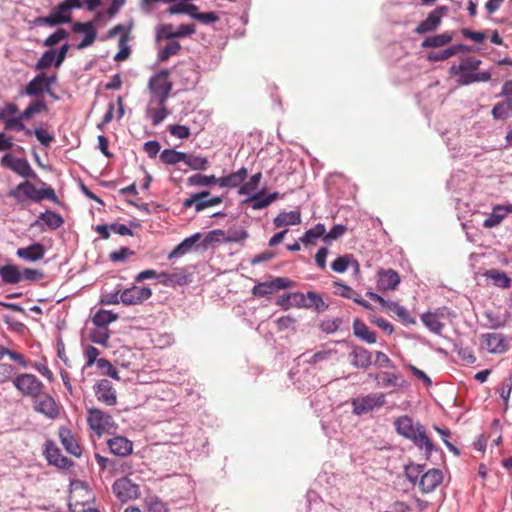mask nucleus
Wrapping results in <instances>:
<instances>
[{
	"instance_id": "obj_1",
	"label": "nucleus",
	"mask_w": 512,
	"mask_h": 512,
	"mask_svg": "<svg viewBox=\"0 0 512 512\" xmlns=\"http://www.w3.org/2000/svg\"><path fill=\"white\" fill-rule=\"evenodd\" d=\"M8 197L16 200L17 203L23 204L26 199L34 202H41L43 199H49L53 202H58V197L51 187L38 189L33 183L23 181L19 183L14 189L8 192Z\"/></svg>"
},
{
	"instance_id": "obj_2",
	"label": "nucleus",
	"mask_w": 512,
	"mask_h": 512,
	"mask_svg": "<svg viewBox=\"0 0 512 512\" xmlns=\"http://www.w3.org/2000/svg\"><path fill=\"white\" fill-rule=\"evenodd\" d=\"M170 72L162 69L153 75L148 82V90L152 104L167 102L173 83L169 80Z\"/></svg>"
},
{
	"instance_id": "obj_3",
	"label": "nucleus",
	"mask_w": 512,
	"mask_h": 512,
	"mask_svg": "<svg viewBox=\"0 0 512 512\" xmlns=\"http://www.w3.org/2000/svg\"><path fill=\"white\" fill-rule=\"evenodd\" d=\"M72 20L71 12L68 9L65 2L59 3L55 6L48 16H40L36 17L33 20H30L28 23L31 27L37 26H58L61 24L69 23Z\"/></svg>"
},
{
	"instance_id": "obj_4",
	"label": "nucleus",
	"mask_w": 512,
	"mask_h": 512,
	"mask_svg": "<svg viewBox=\"0 0 512 512\" xmlns=\"http://www.w3.org/2000/svg\"><path fill=\"white\" fill-rule=\"evenodd\" d=\"M56 75L48 76L44 72L37 74L20 92V95L38 97L44 92L52 94L51 86L56 82Z\"/></svg>"
},
{
	"instance_id": "obj_5",
	"label": "nucleus",
	"mask_w": 512,
	"mask_h": 512,
	"mask_svg": "<svg viewBox=\"0 0 512 512\" xmlns=\"http://www.w3.org/2000/svg\"><path fill=\"white\" fill-rule=\"evenodd\" d=\"M87 423L91 430L97 435L114 427V421L111 415L98 408H90L87 411Z\"/></svg>"
},
{
	"instance_id": "obj_6",
	"label": "nucleus",
	"mask_w": 512,
	"mask_h": 512,
	"mask_svg": "<svg viewBox=\"0 0 512 512\" xmlns=\"http://www.w3.org/2000/svg\"><path fill=\"white\" fill-rule=\"evenodd\" d=\"M14 387L23 395L34 398L44 388L43 383L33 374L23 373L13 379Z\"/></svg>"
},
{
	"instance_id": "obj_7",
	"label": "nucleus",
	"mask_w": 512,
	"mask_h": 512,
	"mask_svg": "<svg viewBox=\"0 0 512 512\" xmlns=\"http://www.w3.org/2000/svg\"><path fill=\"white\" fill-rule=\"evenodd\" d=\"M33 400L35 411L45 415L50 419H55L59 416V405L50 394L45 393L42 390L37 394V396L33 398Z\"/></svg>"
},
{
	"instance_id": "obj_8",
	"label": "nucleus",
	"mask_w": 512,
	"mask_h": 512,
	"mask_svg": "<svg viewBox=\"0 0 512 512\" xmlns=\"http://www.w3.org/2000/svg\"><path fill=\"white\" fill-rule=\"evenodd\" d=\"M385 402V395L383 393L368 394L364 397L353 400V412L356 415H361L372 411L376 407L383 406Z\"/></svg>"
},
{
	"instance_id": "obj_9",
	"label": "nucleus",
	"mask_w": 512,
	"mask_h": 512,
	"mask_svg": "<svg viewBox=\"0 0 512 512\" xmlns=\"http://www.w3.org/2000/svg\"><path fill=\"white\" fill-rule=\"evenodd\" d=\"M1 165L7 167L25 178H36V173L31 168L29 162L24 158H16L7 153L1 158Z\"/></svg>"
},
{
	"instance_id": "obj_10",
	"label": "nucleus",
	"mask_w": 512,
	"mask_h": 512,
	"mask_svg": "<svg viewBox=\"0 0 512 512\" xmlns=\"http://www.w3.org/2000/svg\"><path fill=\"white\" fill-rule=\"evenodd\" d=\"M113 493L122 501H128L139 497V486L132 483L127 477L117 479L112 485Z\"/></svg>"
},
{
	"instance_id": "obj_11",
	"label": "nucleus",
	"mask_w": 512,
	"mask_h": 512,
	"mask_svg": "<svg viewBox=\"0 0 512 512\" xmlns=\"http://www.w3.org/2000/svg\"><path fill=\"white\" fill-rule=\"evenodd\" d=\"M152 296L149 287L132 286L123 290L120 294L121 302L124 305H139Z\"/></svg>"
},
{
	"instance_id": "obj_12",
	"label": "nucleus",
	"mask_w": 512,
	"mask_h": 512,
	"mask_svg": "<svg viewBox=\"0 0 512 512\" xmlns=\"http://www.w3.org/2000/svg\"><path fill=\"white\" fill-rule=\"evenodd\" d=\"M418 449L423 452L426 459H429L435 450L433 441L429 438L426 428L417 422L416 432L409 439Z\"/></svg>"
},
{
	"instance_id": "obj_13",
	"label": "nucleus",
	"mask_w": 512,
	"mask_h": 512,
	"mask_svg": "<svg viewBox=\"0 0 512 512\" xmlns=\"http://www.w3.org/2000/svg\"><path fill=\"white\" fill-rule=\"evenodd\" d=\"M447 6H439L430 12L425 20H423L416 28L417 34H425L435 31L441 23V19L448 14Z\"/></svg>"
},
{
	"instance_id": "obj_14",
	"label": "nucleus",
	"mask_w": 512,
	"mask_h": 512,
	"mask_svg": "<svg viewBox=\"0 0 512 512\" xmlns=\"http://www.w3.org/2000/svg\"><path fill=\"white\" fill-rule=\"evenodd\" d=\"M97 400L107 406H114L117 403V393L113 384L108 379L99 380L94 386Z\"/></svg>"
},
{
	"instance_id": "obj_15",
	"label": "nucleus",
	"mask_w": 512,
	"mask_h": 512,
	"mask_svg": "<svg viewBox=\"0 0 512 512\" xmlns=\"http://www.w3.org/2000/svg\"><path fill=\"white\" fill-rule=\"evenodd\" d=\"M45 457L50 465H54L59 469H68L72 466V461L61 454L60 449L53 441L45 443Z\"/></svg>"
},
{
	"instance_id": "obj_16",
	"label": "nucleus",
	"mask_w": 512,
	"mask_h": 512,
	"mask_svg": "<svg viewBox=\"0 0 512 512\" xmlns=\"http://www.w3.org/2000/svg\"><path fill=\"white\" fill-rule=\"evenodd\" d=\"M210 195L209 191H202L200 193H196L192 195L190 198L186 199L183 202L184 207L189 208L194 206L197 212L204 210L205 208L212 207L218 205L222 202V198L213 197L208 198Z\"/></svg>"
},
{
	"instance_id": "obj_17",
	"label": "nucleus",
	"mask_w": 512,
	"mask_h": 512,
	"mask_svg": "<svg viewBox=\"0 0 512 512\" xmlns=\"http://www.w3.org/2000/svg\"><path fill=\"white\" fill-rule=\"evenodd\" d=\"M216 236L222 237L224 242H226V243H232V242L237 243V242H242L245 239H247L248 233L244 229H236V230H229L227 232V234H225V232L223 230L216 229V230L209 232L206 235L205 242L210 243V242H213L214 240H218L219 238H216Z\"/></svg>"
},
{
	"instance_id": "obj_18",
	"label": "nucleus",
	"mask_w": 512,
	"mask_h": 512,
	"mask_svg": "<svg viewBox=\"0 0 512 512\" xmlns=\"http://www.w3.org/2000/svg\"><path fill=\"white\" fill-rule=\"evenodd\" d=\"M443 481V473L439 469H429L419 480V488L423 493L434 491Z\"/></svg>"
},
{
	"instance_id": "obj_19",
	"label": "nucleus",
	"mask_w": 512,
	"mask_h": 512,
	"mask_svg": "<svg viewBox=\"0 0 512 512\" xmlns=\"http://www.w3.org/2000/svg\"><path fill=\"white\" fill-rule=\"evenodd\" d=\"M482 344L489 353H503L508 349L505 337L501 333H487L481 336Z\"/></svg>"
},
{
	"instance_id": "obj_20",
	"label": "nucleus",
	"mask_w": 512,
	"mask_h": 512,
	"mask_svg": "<svg viewBox=\"0 0 512 512\" xmlns=\"http://www.w3.org/2000/svg\"><path fill=\"white\" fill-rule=\"evenodd\" d=\"M400 283L399 274L393 269H380L378 271L377 285L379 290H395Z\"/></svg>"
},
{
	"instance_id": "obj_21",
	"label": "nucleus",
	"mask_w": 512,
	"mask_h": 512,
	"mask_svg": "<svg viewBox=\"0 0 512 512\" xmlns=\"http://www.w3.org/2000/svg\"><path fill=\"white\" fill-rule=\"evenodd\" d=\"M349 358L351 365L356 368L367 369L372 364L371 352L362 346H354Z\"/></svg>"
},
{
	"instance_id": "obj_22",
	"label": "nucleus",
	"mask_w": 512,
	"mask_h": 512,
	"mask_svg": "<svg viewBox=\"0 0 512 512\" xmlns=\"http://www.w3.org/2000/svg\"><path fill=\"white\" fill-rule=\"evenodd\" d=\"M59 438L63 447L69 454L75 457L81 456L82 449L68 428H59Z\"/></svg>"
},
{
	"instance_id": "obj_23",
	"label": "nucleus",
	"mask_w": 512,
	"mask_h": 512,
	"mask_svg": "<svg viewBox=\"0 0 512 512\" xmlns=\"http://www.w3.org/2000/svg\"><path fill=\"white\" fill-rule=\"evenodd\" d=\"M16 255L25 261L35 262L44 257L45 247L40 243H34L28 247L18 248Z\"/></svg>"
},
{
	"instance_id": "obj_24",
	"label": "nucleus",
	"mask_w": 512,
	"mask_h": 512,
	"mask_svg": "<svg viewBox=\"0 0 512 512\" xmlns=\"http://www.w3.org/2000/svg\"><path fill=\"white\" fill-rule=\"evenodd\" d=\"M393 426L400 436L409 440L413 433L416 432L417 423H414L408 415H403L393 421Z\"/></svg>"
},
{
	"instance_id": "obj_25",
	"label": "nucleus",
	"mask_w": 512,
	"mask_h": 512,
	"mask_svg": "<svg viewBox=\"0 0 512 512\" xmlns=\"http://www.w3.org/2000/svg\"><path fill=\"white\" fill-rule=\"evenodd\" d=\"M110 451L117 456H127L132 453L133 444L122 436H116L107 441Z\"/></svg>"
},
{
	"instance_id": "obj_26",
	"label": "nucleus",
	"mask_w": 512,
	"mask_h": 512,
	"mask_svg": "<svg viewBox=\"0 0 512 512\" xmlns=\"http://www.w3.org/2000/svg\"><path fill=\"white\" fill-rule=\"evenodd\" d=\"M146 113L150 117L152 124L157 126L169 115V110L167 109L166 102L152 104L151 100H149Z\"/></svg>"
},
{
	"instance_id": "obj_27",
	"label": "nucleus",
	"mask_w": 512,
	"mask_h": 512,
	"mask_svg": "<svg viewBox=\"0 0 512 512\" xmlns=\"http://www.w3.org/2000/svg\"><path fill=\"white\" fill-rule=\"evenodd\" d=\"M40 221H43L52 230L59 228L64 223L63 218L59 214L50 210L41 213L39 219L33 222L31 227H40L43 230Z\"/></svg>"
},
{
	"instance_id": "obj_28",
	"label": "nucleus",
	"mask_w": 512,
	"mask_h": 512,
	"mask_svg": "<svg viewBox=\"0 0 512 512\" xmlns=\"http://www.w3.org/2000/svg\"><path fill=\"white\" fill-rule=\"evenodd\" d=\"M353 333L357 338L368 344H374L377 341L376 333L371 331L368 326L358 318L353 321Z\"/></svg>"
},
{
	"instance_id": "obj_29",
	"label": "nucleus",
	"mask_w": 512,
	"mask_h": 512,
	"mask_svg": "<svg viewBox=\"0 0 512 512\" xmlns=\"http://www.w3.org/2000/svg\"><path fill=\"white\" fill-rule=\"evenodd\" d=\"M491 115L494 120H506L512 117V98L496 103L491 110Z\"/></svg>"
},
{
	"instance_id": "obj_30",
	"label": "nucleus",
	"mask_w": 512,
	"mask_h": 512,
	"mask_svg": "<svg viewBox=\"0 0 512 512\" xmlns=\"http://www.w3.org/2000/svg\"><path fill=\"white\" fill-rule=\"evenodd\" d=\"M509 213H512L511 211L506 210V205H496L493 207V212L488 215V217L484 220L483 226L485 228H493L498 226L505 216Z\"/></svg>"
},
{
	"instance_id": "obj_31",
	"label": "nucleus",
	"mask_w": 512,
	"mask_h": 512,
	"mask_svg": "<svg viewBox=\"0 0 512 512\" xmlns=\"http://www.w3.org/2000/svg\"><path fill=\"white\" fill-rule=\"evenodd\" d=\"M201 234L195 233L192 236L185 238L179 245H177L172 252L168 255V259L184 255L200 240Z\"/></svg>"
},
{
	"instance_id": "obj_32",
	"label": "nucleus",
	"mask_w": 512,
	"mask_h": 512,
	"mask_svg": "<svg viewBox=\"0 0 512 512\" xmlns=\"http://www.w3.org/2000/svg\"><path fill=\"white\" fill-rule=\"evenodd\" d=\"M301 222V214L299 211H290L280 213L273 221L275 227L280 228L288 225H297Z\"/></svg>"
},
{
	"instance_id": "obj_33",
	"label": "nucleus",
	"mask_w": 512,
	"mask_h": 512,
	"mask_svg": "<svg viewBox=\"0 0 512 512\" xmlns=\"http://www.w3.org/2000/svg\"><path fill=\"white\" fill-rule=\"evenodd\" d=\"M0 276L7 284H16L22 280L21 271L15 265H5L0 268Z\"/></svg>"
},
{
	"instance_id": "obj_34",
	"label": "nucleus",
	"mask_w": 512,
	"mask_h": 512,
	"mask_svg": "<svg viewBox=\"0 0 512 512\" xmlns=\"http://www.w3.org/2000/svg\"><path fill=\"white\" fill-rule=\"evenodd\" d=\"M467 47L463 44H458L452 47H449L445 50L438 52H431L428 54V60L430 61H443L454 55H456L460 51H467Z\"/></svg>"
},
{
	"instance_id": "obj_35",
	"label": "nucleus",
	"mask_w": 512,
	"mask_h": 512,
	"mask_svg": "<svg viewBox=\"0 0 512 512\" xmlns=\"http://www.w3.org/2000/svg\"><path fill=\"white\" fill-rule=\"evenodd\" d=\"M423 324L433 333L441 334L444 324L436 313H425L421 316Z\"/></svg>"
},
{
	"instance_id": "obj_36",
	"label": "nucleus",
	"mask_w": 512,
	"mask_h": 512,
	"mask_svg": "<svg viewBox=\"0 0 512 512\" xmlns=\"http://www.w3.org/2000/svg\"><path fill=\"white\" fill-rule=\"evenodd\" d=\"M117 318V314L108 310L101 309L95 313V315L92 318V322L97 327L107 328L108 325L117 320Z\"/></svg>"
},
{
	"instance_id": "obj_37",
	"label": "nucleus",
	"mask_w": 512,
	"mask_h": 512,
	"mask_svg": "<svg viewBox=\"0 0 512 512\" xmlns=\"http://www.w3.org/2000/svg\"><path fill=\"white\" fill-rule=\"evenodd\" d=\"M452 41V36L449 33H442L434 36L427 37L421 44L422 48H436L443 47Z\"/></svg>"
},
{
	"instance_id": "obj_38",
	"label": "nucleus",
	"mask_w": 512,
	"mask_h": 512,
	"mask_svg": "<svg viewBox=\"0 0 512 512\" xmlns=\"http://www.w3.org/2000/svg\"><path fill=\"white\" fill-rule=\"evenodd\" d=\"M48 110V106L44 99L37 98L33 102H31L23 111H22V117L30 119L35 114H39L41 112H46Z\"/></svg>"
},
{
	"instance_id": "obj_39",
	"label": "nucleus",
	"mask_w": 512,
	"mask_h": 512,
	"mask_svg": "<svg viewBox=\"0 0 512 512\" xmlns=\"http://www.w3.org/2000/svg\"><path fill=\"white\" fill-rule=\"evenodd\" d=\"M181 50V45L174 39L169 40L158 53V60L166 62L170 57L177 55Z\"/></svg>"
},
{
	"instance_id": "obj_40",
	"label": "nucleus",
	"mask_w": 512,
	"mask_h": 512,
	"mask_svg": "<svg viewBox=\"0 0 512 512\" xmlns=\"http://www.w3.org/2000/svg\"><path fill=\"white\" fill-rule=\"evenodd\" d=\"M385 309L395 313L404 323L415 324V320L410 316L407 309L401 306L399 303L389 301Z\"/></svg>"
},
{
	"instance_id": "obj_41",
	"label": "nucleus",
	"mask_w": 512,
	"mask_h": 512,
	"mask_svg": "<svg viewBox=\"0 0 512 512\" xmlns=\"http://www.w3.org/2000/svg\"><path fill=\"white\" fill-rule=\"evenodd\" d=\"M277 196V193H273L268 196H263L262 194L258 193L252 195L248 201L251 202V207L254 210H260L270 205L277 198Z\"/></svg>"
},
{
	"instance_id": "obj_42",
	"label": "nucleus",
	"mask_w": 512,
	"mask_h": 512,
	"mask_svg": "<svg viewBox=\"0 0 512 512\" xmlns=\"http://www.w3.org/2000/svg\"><path fill=\"white\" fill-rule=\"evenodd\" d=\"M325 232V225L318 223L315 227L307 230L304 233V235L300 238V241L304 244H311L320 237L324 238Z\"/></svg>"
},
{
	"instance_id": "obj_43",
	"label": "nucleus",
	"mask_w": 512,
	"mask_h": 512,
	"mask_svg": "<svg viewBox=\"0 0 512 512\" xmlns=\"http://www.w3.org/2000/svg\"><path fill=\"white\" fill-rule=\"evenodd\" d=\"M56 62V50L49 49L46 50L42 56L38 59L35 64V69L39 71L46 70L50 68L52 65L55 66Z\"/></svg>"
},
{
	"instance_id": "obj_44",
	"label": "nucleus",
	"mask_w": 512,
	"mask_h": 512,
	"mask_svg": "<svg viewBox=\"0 0 512 512\" xmlns=\"http://www.w3.org/2000/svg\"><path fill=\"white\" fill-rule=\"evenodd\" d=\"M261 179H262V173L261 172L255 173L254 175L251 176V178L247 182L243 183L240 186L238 193L240 195L253 194L257 190Z\"/></svg>"
},
{
	"instance_id": "obj_45",
	"label": "nucleus",
	"mask_w": 512,
	"mask_h": 512,
	"mask_svg": "<svg viewBox=\"0 0 512 512\" xmlns=\"http://www.w3.org/2000/svg\"><path fill=\"white\" fill-rule=\"evenodd\" d=\"M24 120H27V118H23L22 113L17 117H12L11 119H8L6 123H4V129L22 131L25 133V135L30 136L32 135V131L26 128Z\"/></svg>"
},
{
	"instance_id": "obj_46",
	"label": "nucleus",
	"mask_w": 512,
	"mask_h": 512,
	"mask_svg": "<svg viewBox=\"0 0 512 512\" xmlns=\"http://www.w3.org/2000/svg\"><path fill=\"white\" fill-rule=\"evenodd\" d=\"M307 298L306 309L314 308L318 312H323L328 309V304L324 302L320 294L309 291L307 292Z\"/></svg>"
},
{
	"instance_id": "obj_47",
	"label": "nucleus",
	"mask_w": 512,
	"mask_h": 512,
	"mask_svg": "<svg viewBox=\"0 0 512 512\" xmlns=\"http://www.w3.org/2000/svg\"><path fill=\"white\" fill-rule=\"evenodd\" d=\"M183 162L193 170H205L208 167V160L193 154L184 153Z\"/></svg>"
},
{
	"instance_id": "obj_48",
	"label": "nucleus",
	"mask_w": 512,
	"mask_h": 512,
	"mask_svg": "<svg viewBox=\"0 0 512 512\" xmlns=\"http://www.w3.org/2000/svg\"><path fill=\"white\" fill-rule=\"evenodd\" d=\"M486 276L490 278L494 285L500 288H509L511 284V279L504 273L498 270H489L486 273Z\"/></svg>"
},
{
	"instance_id": "obj_49",
	"label": "nucleus",
	"mask_w": 512,
	"mask_h": 512,
	"mask_svg": "<svg viewBox=\"0 0 512 512\" xmlns=\"http://www.w3.org/2000/svg\"><path fill=\"white\" fill-rule=\"evenodd\" d=\"M184 152H179L174 149H165L160 154V159L163 163L174 165L184 160Z\"/></svg>"
},
{
	"instance_id": "obj_50",
	"label": "nucleus",
	"mask_w": 512,
	"mask_h": 512,
	"mask_svg": "<svg viewBox=\"0 0 512 512\" xmlns=\"http://www.w3.org/2000/svg\"><path fill=\"white\" fill-rule=\"evenodd\" d=\"M109 338L110 333L108 328L97 327L96 329L90 332V340L93 343L102 345L104 347L108 346Z\"/></svg>"
},
{
	"instance_id": "obj_51",
	"label": "nucleus",
	"mask_w": 512,
	"mask_h": 512,
	"mask_svg": "<svg viewBox=\"0 0 512 512\" xmlns=\"http://www.w3.org/2000/svg\"><path fill=\"white\" fill-rule=\"evenodd\" d=\"M498 394L501 399L504 401L505 408L508 407V401L512 392V375H508L505 377L500 383L498 389Z\"/></svg>"
},
{
	"instance_id": "obj_52",
	"label": "nucleus",
	"mask_w": 512,
	"mask_h": 512,
	"mask_svg": "<svg viewBox=\"0 0 512 512\" xmlns=\"http://www.w3.org/2000/svg\"><path fill=\"white\" fill-rule=\"evenodd\" d=\"M375 378L378 380L377 385L380 387H395L398 385L399 376L395 373L380 372Z\"/></svg>"
},
{
	"instance_id": "obj_53",
	"label": "nucleus",
	"mask_w": 512,
	"mask_h": 512,
	"mask_svg": "<svg viewBox=\"0 0 512 512\" xmlns=\"http://www.w3.org/2000/svg\"><path fill=\"white\" fill-rule=\"evenodd\" d=\"M275 292L272 280L258 283L252 289V294L257 297H269Z\"/></svg>"
},
{
	"instance_id": "obj_54",
	"label": "nucleus",
	"mask_w": 512,
	"mask_h": 512,
	"mask_svg": "<svg viewBox=\"0 0 512 512\" xmlns=\"http://www.w3.org/2000/svg\"><path fill=\"white\" fill-rule=\"evenodd\" d=\"M160 276H162V283L165 286L185 285L188 282L187 276L183 274H169L166 272H161Z\"/></svg>"
},
{
	"instance_id": "obj_55",
	"label": "nucleus",
	"mask_w": 512,
	"mask_h": 512,
	"mask_svg": "<svg viewBox=\"0 0 512 512\" xmlns=\"http://www.w3.org/2000/svg\"><path fill=\"white\" fill-rule=\"evenodd\" d=\"M217 178L214 175L195 174L188 178V184L193 186H210L216 184Z\"/></svg>"
},
{
	"instance_id": "obj_56",
	"label": "nucleus",
	"mask_w": 512,
	"mask_h": 512,
	"mask_svg": "<svg viewBox=\"0 0 512 512\" xmlns=\"http://www.w3.org/2000/svg\"><path fill=\"white\" fill-rule=\"evenodd\" d=\"M247 177V169L242 167L238 171L227 175V182L229 188L238 187Z\"/></svg>"
},
{
	"instance_id": "obj_57",
	"label": "nucleus",
	"mask_w": 512,
	"mask_h": 512,
	"mask_svg": "<svg viewBox=\"0 0 512 512\" xmlns=\"http://www.w3.org/2000/svg\"><path fill=\"white\" fill-rule=\"evenodd\" d=\"M423 470L424 467L422 465L410 464L406 467L405 474L410 482L416 483L420 480L421 475L425 473Z\"/></svg>"
},
{
	"instance_id": "obj_58",
	"label": "nucleus",
	"mask_w": 512,
	"mask_h": 512,
	"mask_svg": "<svg viewBox=\"0 0 512 512\" xmlns=\"http://www.w3.org/2000/svg\"><path fill=\"white\" fill-rule=\"evenodd\" d=\"M157 41L175 39V29L171 24H164L157 28L156 32Z\"/></svg>"
},
{
	"instance_id": "obj_59",
	"label": "nucleus",
	"mask_w": 512,
	"mask_h": 512,
	"mask_svg": "<svg viewBox=\"0 0 512 512\" xmlns=\"http://www.w3.org/2000/svg\"><path fill=\"white\" fill-rule=\"evenodd\" d=\"M18 106L14 103H6L0 107V121L6 123L8 119H11L17 112Z\"/></svg>"
},
{
	"instance_id": "obj_60",
	"label": "nucleus",
	"mask_w": 512,
	"mask_h": 512,
	"mask_svg": "<svg viewBox=\"0 0 512 512\" xmlns=\"http://www.w3.org/2000/svg\"><path fill=\"white\" fill-rule=\"evenodd\" d=\"M351 259H352V257L349 255H344V256L338 257L331 264L332 270L337 273L345 272L350 264Z\"/></svg>"
},
{
	"instance_id": "obj_61",
	"label": "nucleus",
	"mask_w": 512,
	"mask_h": 512,
	"mask_svg": "<svg viewBox=\"0 0 512 512\" xmlns=\"http://www.w3.org/2000/svg\"><path fill=\"white\" fill-rule=\"evenodd\" d=\"M341 324L342 320L340 318L326 319L320 323V329L327 334H331L336 332Z\"/></svg>"
},
{
	"instance_id": "obj_62",
	"label": "nucleus",
	"mask_w": 512,
	"mask_h": 512,
	"mask_svg": "<svg viewBox=\"0 0 512 512\" xmlns=\"http://www.w3.org/2000/svg\"><path fill=\"white\" fill-rule=\"evenodd\" d=\"M481 64V61L475 57H467L462 60L460 65H458V70L460 71H476Z\"/></svg>"
},
{
	"instance_id": "obj_63",
	"label": "nucleus",
	"mask_w": 512,
	"mask_h": 512,
	"mask_svg": "<svg viewBox=\"0 0 512 512\" xmlns=\"http://www.w3.org/2000/svg\"><path fill=\"white\" fill-rule=\"evenodd\" d=\"M100 355L99 349L94 346H87L84 350V356L86 359L85 367H92L95 363H97L98 356Z\"/></svg>"
},
{
	"instance_id": "obj_64",
	"label": "nucleus",
	"mask_w": 512,
	"mask_h": 512,
	"mask_svg": "<svg viewBox=\"0 0 512 512\" xmlns=\"http://www.w3.org/2000/svg\"><path fill=\"white\" fill-rule=\"evenodd\" d=\"M346 230L347 228L344 225L337 224L333 226L328 233H325L323 241L329 243L333 240H337L345 233Z\"/></svg>"
}]
</instances>
